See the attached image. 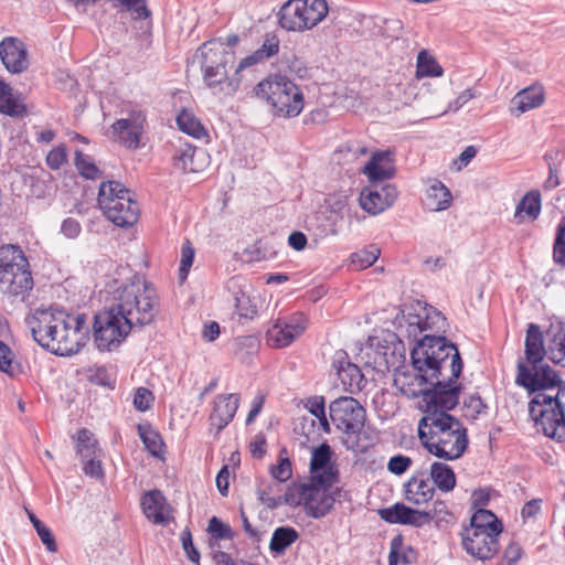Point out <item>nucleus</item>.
<instances>
[{
	"mask_svg": "<svg viewBox=\"0 0 565 565\" xmlns=\"http://www.w3.org/2000/svg\"><path fill=\"white\" fill-rule=\"evenodd\" d=\"M414 373L397 372L396 388L408 398H419L418 409L425 414L424 405L456 407L461 385L457 382L462 371V361L457 347L446 345L443 339H427L417 343L411 353Z\"/></svg>",
	"mask_w": 565,
	"mask_h": 565,
	"instance_id": "f257e3e1",
	"label": "nucleus"
},
{
	"mask_svg": "<svg viewBox=\"0 0 565 565\" xmlns=\"http://www.w3.org/2000/svg\"><path fill=\"white\" fill-rule=\"evenodd\" d=\"M34 341L61 356L81 351L88 341L89 327L84 313L72 315L61 309H36L25 318Z\"/></svg>",
	"mask_w": 565,
	"mask_h": 565,
	"instance_id": "f03ea898",
	"label": "nucleus"
},
{
	"mask_svg": "<svg viewBox=\"0 0 565 565\" xmlns=\"http://www.w3.org/2000/svg\"><path fill=\"white\" fill-rule=\"evenodd\" d=\"M424 405L426 413L418 422V437L422 445L434 456L455 460L468 447L467 429L455 416L448 414L454 407Z\"/></svg>",
	"mask_w": 565,
	"mask_h": 565,
	"instance_id": "7ed1b4c3",
	"label": "nucleus"
},
{
	"mask_svg": "<svg viewBox=\"0 0 565 565\" xmlns=\"http://www.w3.org/2000/svg\"><path fill=\"white\" fill-rule=\"evenodd\" d=\"M525 361L518 363L516 384L523 386L529 393L542 391H555V386L562 383L557 373L546 363L547 356V331L545 335L539 326L531 323L525 337Z\"/></svg>",
	"mask_w": 565,
	"mask_h": 565,
	"instance_id": "20e7f679",
	"label": "nucleus"
},
{
	"mask_svg": "<svg viewBox=\"0 0 565 565\" xmlns=\"http://www.w3.org/2000/svg\"><path fill=\"white\" fill-rule=\"evenodd\" d=\"M114 306L129 320L134 328H142L154 321L159 312V297L156 288L140 276L117 288Z\"/></svg>",
	"mask_w": 565,
	"mask_h": 565,
	"instance_id": "39448f33",
	"label": "nucleus"
},
{
	"mask_svg": "<svg viewBox=\"0 0 565 565\" xmlns=\"http://www.w3.org/2000/svg\"><path fill=\"white\" fill-rule=\"evenodd\" d=\"M529 413L539 430L557 441H565V386L536 393L529 403Z\"/></svg>",
	"mask_w": 565,
	"mask_h": 565,
	"instance_id": "423d86ee",
	"label": "nucleus"
},
{
	"mask_svg": "<svg viewBox=\"0 0 565 565\" xmlns=\"http://www.w3.org/2000/svg\"><path fill=\"white\" fill-rule=\"evenodd\" d=\"M255 94L265 99L279 117H297L303 109L301 89L282 75L268 76L259 82L255 87Z\"/></svg>",
	"mask_w": 565,
	"mask_h": 565,
	"instance_id": "0eeeda50",
	"label": "nucleus"
},
{
	"mask_svg": "<svg viewBox=\"0 0 565 565\" xmlns=\"http://www.w3.org/2000/svg\"><path fill=\"white\" fill-rule=\"evenodd\" d=\"M332 424L342 434V443L348 450L364 452L366 444L361 443L366 412L353 397L342 396L334 399L329 406Z\"/></svg>",
	"mask_w": 565,
	"mask_h": 565,
	"instance_id": "6e6552de",
	"label": "nucleus"
},
{
	"mask_svg": "<svg viewBox=\"0 0 565 565\" xmlns=\"http://www.w3.org/2000/svg\"><path fill=\"white\" fill-rule=\"evenodd\" d=\"M203 81L209 87L221 86L225 94L236 92L239 79L228 78L226 65L234 60V52L224 47L221 39L206 41L199 49Z\"/></svg>",
	"mask_w": 565,
	"mask_h": 565,
	"instance_id": "1a4fd4ad",
	"label": "nucleus"
},
{
	"mask_svg": "<svg viewBox=\"0 0 565 565\" xmlns=\"http://www.w3.org/2000/svg\"><path fill=\"white\" fill-rule=\"evenodd\" d=\"M32 288L30 265L22 249L17 245L0 247V289L10 296L24 298Z\"/></svg>",
	"mask_w": 565,
	"mask_h": 565,
	"instance_id": "9d476101",
	"label": "nucleus"
},
{
	"mask_svg": "<svg viewBox=\"0 0 565 565\" xmlns=\"http://www.w3.org/2000/svg\"><path fill=\"white\" fill-rule=\"evenodd\" d=\"M97 202L103 214L117 226H131L138 221V204L118 181L102 182Z\"/></svg>",
	"mask_w": 565,
	"mask_h": 565,
	"instance_id": "9b49d317",
	"label": "nucleus"
},
{
	"mask_svg": "<svg viewBox=\"0 0 565 565\" xmlns=\"http://www.w3.org/2000/svg\"><path fill=\"white\" fill-rule=\"evenodd\" d=\"M329 12L326 0H288L279 12V25L290 32H305L317 26Z\"/></svg>",
	"mask_w": 565,
	"mask_h": 565,
	"instance_id": "f8f14e48",
	"label": "nucleus"
},
{
	"mask_svg": "<svg viewBox=\"0 0 565 565\" xmlns=\"http://www.w3.org/2000/svg\"><path fill=\"white\" fill-rule=\"evenodd\" d=\"M134 327L113 305L98 312L94 319L93 337L99 351H111L132 331Z\"/></svg>",
	"mask_w": 565,
	"mask_h": 565,
	"instance_id": "ddd939ff",
	"label": "nucleus"
},
{
	"mask_svg": "<svg viewBox=\"0 0 565 565\" xmlns=\"http://www.w3.org/2000/svg\"><path fill=\"white\" fill-rule=\"evenodd\" d=\"M307 328V318L295 312L286 318H278L267 331V341L275 348H285L300 337Z\"/></svg>",
	"mask_w": 565,
	"mask_h": 565,
	"instance_id": "4468645a",
	"label": "nucleus"
},
{
	"mask_svg": "<svg viewBox=\"0 0 565 565\" xmlns=\"http://www.w3.org/2000/svg\"><path fill=\"white\" fill-rule=\"evenodd\" d=\"M145 125L146 115L142 111H132L127 118H120L111 125L113 138L129 149H137Z\"/></svg>",
	"mask_w": 565,
	"mask_h": 565,
	"instance_id": "2eb2a0df",
	"label": "nucleus"
},
{
	"mask_svg": "<svg viewBox=\"0 0 565 565\" xmlns=\"http://www.w3.org/2000/svg\"><path fill=\"white\" fill-rule=\"evenodd\" d=\"M332 484H320L313 481L307 484L305 490V510L306 513L315 519L327 515L335 501V495L340 493V489L330 492Z\"/></svg>",
	"mask_w": 565,
	"mask_h": 565,
	"instance_id": "dca6fc26",
	"label": "nucleus"
},
{
	"mask_svg": "<svg viewBox=\"0 0 565 565\" xmlns=\"http://www.w3.org/2000/svg\"><path fill=\"white\" fill-rule=\"evenodd\" d=\"M461 543L469 555L480 561L493 557L500 547L498 536L470 527L462 531Z\"/></svg>",
	"mask_w": 565,
	"mask_h": 565,
	"instance_id": "f3484780",
	"label": "nucleus"
},
{
	"mask_svg": "<svg viewBox=\"0 0 565 565\" xmlns=\"http://www.w3.org/2000/svg\"><path fill=\"white\" fill-rule=\"evenodd\" d=\"M397 195L398 191L394 184H384L379 188L376 183H372L361 192L359 202L365 212L376 215L391 207Z\"/></svg>",
	"mask_w": 565,
	"mask_h": 565,
	"instance_id": "a211bd4d",
	"label": "nucleus"
},
{
	"mask_svg": "<svg viewBox=\"0 0 565 565\" xmlns=\"http://www.w3.org/2000/svg\"><path fill=\"white\" fill-rule=\"evenodd\" d=\"M379 515L382 520L391 524H404L416 527L428 524L435 519V514L431 512H420L399 502L392 507L380 509Z\"/></svg>",
	"mask_w": 565,
	"mask_h": 565,
	"instance_id": "6ab92c4d",
	"label": "nucleus"
},
{
	"mask_svg": "<svg viewBox=\"0 0 565 565\" xmlns=\"http://www.w3.org/2000/svg\"><path fill=\"white\" fill-rule=\"evenodd\" d=\"M332 450L328 444L313 448L310 460V472L313 481L320 484H333L338 479V470L331 462Z\"/></svg>",
	"mask_w": 565,
	"mask_h": 565,
	"instance_id": "aec40b11",
	"label": "nucleus"
},
{
	"mask_svg": "<svg viewBox=\"0 0 565 565\" xmlns=\"http://www.w3.org/2000/svg\"><path fill=\"white\" fill-rule=\"evenodd\" d=\"M239 405L237 394L217 395L210 415V430L217 436L234 418Z\"/></svg>",
	"mask_w": 565,
	"mask_h": 565,
	"instance_id": "412c9836",
	"label": "nucleus"
},
{
	"mask_svg": "<svg viewBox=\"0 0 565 565\" xmlns=\"http://www.w3.org/2000/svg\"><path fill=\"white\" fill-rule=\"evenodd\" d=\"M0 58L6 68L13 74L22 73L29 65L24 43L12 36L4 38L1 41Z\"/></svg>",
	"mask_w": 565,
	"mask_h": 565,
	"instance_id": "4be33fe9",
	"label": "nucleus"
},
{
	"mask_svg": "<svg viewBox=\"0 0 565 565\" xmlns=\"http://www.w3.org/2000/svg\"><path fill=\"white\" fill-rule=\"evenodd\" d=\"M363 173L371 183L383 182L395 175V167L392 152L377 151L372 154L363 169Z\"/></svg>",
	"mask_w": 565,
	"mask_h": 565,
	"instance_id": "5701e85b",
	"label": "nucleus"
},
{
	"mask_svg": "<svg viewBox=\"0 0 565 565\" xmlns=\"http://www.w3.org/2000/svg\"><path fill=\"white\" fill-rule=\"evenodd\" d=\"M141 507L147 519L154 524H167L170 520V505L161 491H148L141 499Z\"/></svg>",
	"mask_w": 565,
	"mask_h": 565,
	"instance_id": "b1692460",
	"label": "nucleus"
},
{
	"mask_svg": "<svg viewBox=\"0 0 565 565\" xmlns=\"http://www.w3.org/2000/svg\"><path fill=\"white\" fill-rule=\"evenodd\" d=\"M422 328L424 337L418 341L422 343L424 340L437 338L443 339L446 345L456 347L454 343L447 340L445 333L447 331V321L440 311L429 307L424 308V316L422 315Z\"/></svg>",
	"mask_w": 565,
	"mask_h": 565,
	"instance_id": "393cba45",
	"label": "nucleus"
},
{
	"mask_svg": "<svg viewBox=\"0 0 565 565\" xmlns=\"http://www.w3.org/2000/svg\"><path fill=\"white\" fill-rule=\"evenodd\" d=\"M173 164L183 172L196 173L207 164V157L203 150H198L191 145H185L177 151L173 157Z\"/></svg>",
	"mask_w": 565,
	"mask_h": 565,
	"instance_id": "a878e982",
	"label": "nucleus"
},
{
	"mask_svg": "<svg viewBox=\"0 0 565 565\" xmlns=\"http://www.w3.org/2000/svg\"><path fill=\"white\" fill-rule=\"evenodd\" d=\"M406 499L414 504H424L433 499L435 487L425 478V472H417L406 483Z\"/></svg>",
	"mask_w": 565,
	"mask_h": 565,
	"instance_id": "bb28decb",
	"label": "nucleus"
},
{
	"mask_svg": "<svg viewBox=\"0 0 565 565\" xmlns=\"http://www.w3.org/2000/svg\"><path fill=\"white\" fill-rule=\"evenodd\" d=\"M545 99L544 89L541 86H530L520 90L511 99V110L516 115L524 114L531 109L540 107Z\"/></svg>",
	"mask_w": 565,
	"mask_h": 565,
	"instance_id": "cd10ccee",
	"label": "nucleus"
},
{
	"mask_svg": "<svg viewBox=\"0 0 565 565\" xmlns=\"http://www.w3.org/2000/svg\"><path fill=\"white\" fill-rule=\"evenodd\" d=\"M547 358L565 367V324H551L547 329Z\"/></svg>",
	"mask_w": 565,
	"mask_h": 565,
	"instance_id": "c85d7f7f",
	"label": "nucleus"
},
{
	"mask_svg": "<svg viewBox=\"0 0 565 565\" xmlns=\"http://www.w3.org/2000/svg\"><path fill=\"white\" fill-rule=\"evenodd\" d=\"M452 200L450 190L439 180H434L426 191L425 205L430 211H444Z\"/></svg>",
	"mask_w": 565,
	"mask_h": 565,
	"instance_id": "c756f323",
	"label": "nucleus"
},
{
	"mask_svg": "<svg viewBox=\"0 0 565 565\" xmlns=\"http://www.w3.org/2000/svg\"><path fill=\"white\" fill-rule=\"evenodd\" d=\"M429 477L434 487L443 492H450L456 486V475L447 463L433 462L429 468Z\"/></svg>",
	"mask_w": 565,
	"mask_h": 565,
	"instance_id": "7c9ffc66",
	"label": "nucleus"
},
{
	"mask_svg": "<svg viewBox=\"0 0 565 565\" xmlns=\"http://www.w3.org/2000/svg\"><path fill=\"white\" fill-rule=\"evenodd\" d=\"M0 113L10 117L26 115V107L14 97L11 86L2 81H0Z\"/></svg>",
	"mask_w": 565,
	"mask_h": 565,
	"instance_id": "2f4dec72",
	"label": "nucleus"
},
{
	"mask_svg": "<svg viewBox=\"0 0 565 565\" xmlns=\"http://www.w3.org/2000/svg\"><path fill=\"white\" fill-rule=\"evenodd\" d=\"M338 376L345 391L354 393L364 387V375L358 365L345 362L338 369Z\"/></svg>",
	"mask_w": 565,
	"mask_h": 565,
	"instance_id": "473e14b6",
	"label": "nucleus"
},
{
	"mask_svg": "<svg viewBox=\"0 0 565 565\" xmlns=\"http://www.w3.org/2000/svg\"><path fill=\"white\" fill-rule=\"evenodd\" d=\"M468 527L488 532L492 536H499L502 532V525L495 514L484 509H479L473 513Z\"/></svg>",
	"mask_w": 565,
	"mask_h": 565,
	"instance_id": "72a5a7b5",
	"label": "nucleus"
},
{
	"mask_svg": "<svg viewBox=\"0 0 565 565\" xmlns=\"http://www.w3.org/2000/svg\"><path fill=\"white\" fill-rule=\"evenodd\" d=\"M299 537L298 532L294 527H277L271 536L269 548L275 554L284 553Z\"/></svg>",
	"mask_w": 565,
	"mask_h": 565,
	"instance_id": "f704fd0d",
	"label": "nucleus"
},
{
	"mask_svg": "<svg viewBox=\"0 0 565 565\" xmlns=\"http://www.w3.org/2000/svg\"><path fill=\"white\" fill-rule=\"evenodd\" d=\"M259 340L255 335L238 337L233 342L234 355L242 363H249L253 355L258 352Z\"/></svg>",
	"mask_w": 565,
	"mask_h": 565,
	"instance_id": "c9c22d12",
	"label": "nucleus"
},
{
	"mask_svg": "<svg viewBox=\"0 0 565 565\" xmlns=\"http://www.w3.org/2000/svg\"><path fill=\"white\" fill-rule=\"evenodd\" d=\"M541 212V194L539 191L527 192L518 203L515 209V218H521L525 214L531 220H536Z\"/></svg>",
	"mask_w": 565,
	"mask_h": 565,
	"instance_id": "e433bc0d",
	"label": "nucleus"
},
{
	"mask_svg": "<svg viewBox=\"0 0 565 565\" xmlns=\"http://www.w3.org/2000/svg\"><path fill=\"white\" fill-rule=\"evenodd\" d=\"M75 448L76 454L79 456L81 460H86V458L100 454L97 440L94 438V435L86 428L78 430Z\"/></svg>",
	"mask_w": 565,
	"mask_h": 565,
	"instance_id": "4c0bfd02",
	"label": "nucleus"
},
{
	"mask_svg": "<svg viewBox=\"0 0 565 565\" xmlns=\"http://www.w3.org/2000/svg\"><path fill=\"white\" fill-rule=\"evenodd\" d=\"M179 129L194 138H201L205 135V129L200 120L191 113L183 110L177 117Z\"/></svg>",
	"mask_w": 565,
	"mask_h": 565,
	"instance_id": "58836bf2",
	"label": "nucleus"
},
{
	"mask_svg": "<svg viewBox=\"0 0 565 565\" xmlns=\"http://www.w3.org/2000/svg\"><path fill=\"white\" fill-rule=\"evenodd\" d=\"M74 164L78 173L85 179L96 180L103 174L92 158L84 154L81 150L75 151Z\"/></svg>",
	"mask_w": 565,
	"mask_h": 565,
	"instance_id": "ea45409f",
	"label": "nucleus"
},
{
	"mask_svg": "<svg viewBox=\"0 0 565 565\" xmlns=\"http://www.w3.org/2000/svg\"><path fill=\"white\" fill-rule=\"evenodd\" d=\"M417 77L441 76L443 67L425 52H420L417 57Z\"/></svg>",
	"mask_w": 565,
	"mask_h": 565,
	"instance_id": "a19ab883",
	"label": "nucleus"
},
{
	"mask_svg": "<svg viewBox=\"0 0 565 565\" xmlns=\"http://www.w3.org/2000/svg\"><path fill=\"white\" fill-rule=\"evenodd\" d=\"M139 435L149 452L156 457L160 456L163 447L160 435L151 428H142L141 426H139Z\"/></svg>",
	"mask_w": 565,
	"mask_h": 565,
	"instance_id": "79ce46f5",
	"label": "nucleus"
},
{
	"mask_svg": "<svg viewBox=\"0 0 565 565\" xmlns=\"http://www.w3.org/2000/svg\"><path fill=\"white\" fill-rule=\"evenodd\" d=\"M380 255V249L371 246L370 249L360 250L351 255V263L355 269H363L372 266Z\"/></svg>",
	"mask_w": 565,
	"mask_h": 565,
	"instance_id": "37998d69",
	"label": "nucleus"
},
{
	"mask_svg": "<svg viewBox=\"0 0 565 565\" xmlns=\"http://www.w3.org/2000/svg\"><path fill=\"white\" fill-rule=\"evenodd\" d=\"M308 483L292 484L286 491V493L280 497L282 503L288 504L290 507H298L302 504L305 507V490L307 489Z\"/></svg>",
	"mask_w": 565,
	"mask_h": 565,
	"instance_id": "c03bdc74",
	"label": "nucleus"
},
{
	"mask_svg": "<svg viewBox=\"0 0 565 565\" xmlns=\"http://www.w3.org/2000/svg\"><path fill=\"white\" fill-rule=\"evenodd\" d=\"M194 249L191 243L186 241L181 248V264L179 268V277L181 281H184L188 277L189 270L193 264Z\"/></svg>",
	"mask_w": 565,
	"mask_h": 565,
	"instance_id": "a18cd8bd",
	"label": "nucleus"
},
{
	"mask_svg": "<svg viewBox=\"0 0 565 565\" xmlns=\"http://www.w3.org/2000/svg\"><path fill=\"white\" fill-rule=\"evenodd\" d=\"M422 315H412L408 313L405 322V332L409 339L418 343V341L422 339L420 335L424 337V331L422 328Z\"/></svg>",
	"mask_w": 565,
	"mask_h": 565,
	"instance_id": "49530a36",
	"label": "nucleus"
},
{
	"mask_svg": "<svg viewBox=\"0 0 565 565\" xmlns=\"http://www.w3.org/2000/svg\"><path fill=\"white\" fill-rule=\"evenodd\" d=\"M486 408L487 406L478 395H470L463 401L465 416L470 419H476Z\"/></svg>",
	"mask_w": 565,
	"mask_h": 565,
	"instance_id": "de8ad7c7",
	"label": "nucleus"
},
{
	"mask_svg": "<svg viewBox=\"0 0 565 565\" xmlns=\"http://www.w3.org/2000/svg\"><path fill=\"white\" fill-rule=\"evenodd\" d=\"M207 531L215 539H220V540H231V539H233L232 529L227 524L223 523L216 516H213L209 521Z\"/></svg>",
	"mask_w": 565,
	"mask_h": 565,
	"instance_id": "09e8293b",
	"label": "nucleus"
},
{
	"mask_svg": "<svg viewBox=\"0 0 565 565\" xmlns=\"http://www.w3.org/2000/svg\"><path fill=\"white\" fill-rule=\"evenodd\" d=\"M67 162V148L65 145H60L52 149L46 156V164L52 170L60 169Z\"/></svg>",
	"mask_w": 565,
	"mask_h": 565,
	"instance_id": "8fccbe9b",
	"label": "nucleus"
},
{
	"mask_svg": "<svg viewBox=\"0 0 565 565\" xmlns=\"http://www.w3.org/2000/svg\"><path fill=\"white\" fill-rule=\"evenodd\" d=\"M235 307L237 313L244 318H253V316L257 312L256 307L252 305V301L248 296L244 292H239L235 295Z\"/></svg>",
	"mask_w": 565,
	"mask_h": 565,
	"instance_id": "3c124183",
	"label": "nucleus"
},
{
	"mask_svg": "<svg viewBox=\"0 0 565 565\" xmlns=\"http://www.w3.org/2000/svg\"><path fill=\"white\" fill-rule=\"evenodd\" d=\"M413 460L404 455L393 456L387 462V470L396 476H401L412 466Z\"/></svg>",
	"mask_w": 565,
	"mask_h": 565,
	"instance_id": "603ef678",
	"label": "nucleus"
},
{
	"mask_svg": "<svg viewBox=\"0 0 565 565\" xmlns=\"http://www.w3.org/2000/svg\"><path fill=\"white\" fill-rule=\"evenodd\" d=\"M270 472L277 481H287L292 475L290 460L288 458H280L279 462L271 467Z\"/></svg>",
	"mask_w": 565,
	"mask_h": 565,
	"instance_id": "864d4df0",
	"label": "nucleus"
},
{
	"mask_svg": "<svg viewBox=\"0 0 565 565\" xmlns=\"http://www.w3.org/2000/svg\"><path fill=\"white\" fill-rule=\"evenodd\" d=\"M153 402V394L146 387H138L134 395V405L140 412H146L150 408Z\"/></svg>",
	"mask_w": 565,
	"mask_h": 565,
	"instance_id": "5fc2aeb1",
	"label": "nucleus"
},
{
	"mask_svg": "<svg viewBox=\"0 0 565 565\" xmlns=\"http://www.w3.org/2000/svg\"><path fill=\"white\" fill-rule=\"evenodd\" d=\"M279 51V39L275 34H267L262 46L257 50V54L262 58L274 56Z\"/></svg>",
	"mask_w": 565,
	"mask_h": 565,
	"instance_id": "6e6d98bb",
	"label": "nucleus"
},
{
	"mask_svg": "<svg viewBox=\"0 0 565 565\" xmlns=\"http://www.w3.org/2000/svg\"><path fill=\"white\" fill-rule=\"evenodd\" d=\"M83 470L86 476L92 478H100L103 477V467L100 461V454L94 457L86 458V460H82Z\"/></svg>",
	"mask_w": 565,
	"mask_h": 565,
	"instance_id": "4d7b16f0",
	"label": "nucleus"
},
{
	"mask_svg": "<svg viewBox=\"0 0 565 565\" xmlns=\"http://www.w3.org/2000/svg\"><path fill=\"white\" fill-rule=\"evenodd\" d=\"M181 542H182V547H183L188 558L191 562H193V563H199V561H200V553L194 547L191 532L188 529H185L181 533Z\"/></svg>",
	"mask_w": 565,
	"mask_h": 565,
	"instance_id": "13d9d810",
	"label": "nucleus"
},
{
	"mask_svg": "<svg viewBox=\"0 0 565 565\" xmlns=\"http://www.w3.org/2000/svg\"><path fill=\"white\" fill-rule=\"evenodd\" d=\"M477 97V94L476 92L472 89V88H467L465 89L463 92H461L456 99H454L452 102H450L448 104V107L447 109L444 111H458L463 105H466L469 100H471L472 98Z\"/></svg>",
	"mask_w": 565,
	"mask_h": 565,
	"instance_id": "bf43d9fd",
	"label": "nucleus"
},
{
	"mask_svg": "<svg viewBox=\"0 0 565 565\" xmlns=\"http://www.w3.org/2000/svg\"><path fill=\"white\" fill-rule=\"evenodd\" d=\"M522 555V550L518 543H511L507 546L502 559L498 565H513Z\"/></svg>",
	"mask_w": 565,
	"mask_h": 565,
	"instance_id": "052dcab7",
	"label": "nucleus"
},
{
	"mask_svg": "<svg viewBox=\"0 0 565 565\" xmlns=\"http://www.w3.org/2000/svg\"><path fill=\"white\" fill-rule=\"evenodd\" d=\"M305 406L316 418L326 414V402L323 396H312L308 398Z\"/></svg>",
	"mask_w": 565,
	"mask_h": 565,
	"instance_id": "680f3d73",
	"label": "nucleus"
},
{
	"mask_svg": "<svg viewBox=\"0 0 565 565\" xmlns=\"http://www.w3.org/2000/svg\"><path fill=\"white\" fill-rule=\"evenodd\" d=\"M0 370L4 373L12 374V351L0 341Z\"/></svg>",
	"mask_w": 565,
	"mask_h": 565,
	"instance_id": "e2e57ef3",
	"label": "nucleus"
},
{
	"mask_svg": "<svg viewBox=\"0 0 565 565\" xmlns=\"http://www.w3.org/2000/svg\"><path fill=\"white\" fill-rule=\"evenodd\" d=\"M36 533L49 552H56L57 546L55 543V537L52 531L45 524L40 526V529L36 530Z\"/></svg>",
	"mask_w": 565,
	"mask_h": 565,
	"instance_id": "0e129e2a",
	"label": "nucleus"
},
{
	"mask_svg": "<svg viewBox=\"0 0 565 565\" xmlns=\"http://www.w3.org/2000/svg\"><path fill=\"white\" fill-rule=\"evenodd\" d=\"M81 224L77 220L67 217L63 221L61 232L68 238H75L81 233Z\"/></svg>",
	"mask_w": 565,
	"mask_h": 565,
	"instance_id": "69168bd1",
	"label": "nucleus"
},
{
	"mask_svg": "<svg viewBox=\"0 0 565 565\" xmlns=\"http://www.w3.org/2000/svg\"><path fill=\"white\" fill-rule=\"evenodd\" d=\"M266 440L264 436H256L253 441L249 444V450L253 457L262 458L265 452Z\"/></svg>",
	"mask_w": 565,
	"mask_h": 565,
	"instance_id": "338daca9",
	"label": "nucleus"
},
{
	"mask_svg": "<svg viewBox=\"0 0 565 565\" xmlns=\"http://www.w3.org/2000/svg\"><path fill=\"white\" fill-rule=\"evenodd\" d=\"M541 510V500L534 499L526 502L522 508V516L524 519L535 518Z\"/></svg>",
	"mask_w": 565,
	"mask_h": 565,
	"instance_id": "774afa93",
	"label": "nucleus"
}]
</instances>
